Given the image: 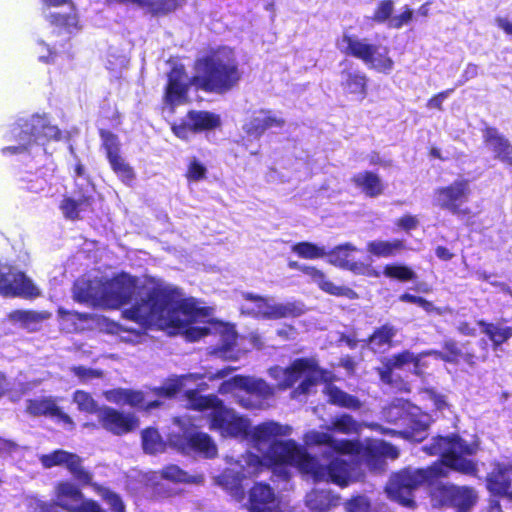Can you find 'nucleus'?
<instances>
[{"mask_svg":"<svg viewBox=\"0 0 512 512\" xmlns=\"http://www.w3.org/2000/svg\"><path fill=\"white\" fill-rule=\"evenodd\" d=\"M292 427L275 421L263 422L251 427L247 441L260 455L249 453L231 464L220 476V483L235 497L242 498L241 481L257 474L265 464H288L297 467L302 473L309 474L314 480L332 479L343 483L349 477V468L339 460L333 461L328 468L321 467L317 461L293 440H277L289 436Z\"/></svg>","mask_w":512,"mask_h":512,"instance_id":"1","label":"nucleus"},{"mask_svg":"<svg viewBox=\"0 0 512 512\" xmlns=\"http://www.w3.org/2000/svg\"><path fill=\"white\" fill-rule=\"evenodd\" d=\"M424 450L431 455L441 456L437 462L426 469L407 468L393 475L387 486L388 497L403 506L414 504L413 491L424 483H431L434 478L446 477L450 470L472 475L476 472V464L466 456L476 452L475 444L465 443L459 436L438 437Z\"/></svg>","mask_w":512,"mask_h":512,"instance_id":"2","label":"nucleus"},{"mask_svg":"<svg viewBox=\"0 0 512 512\" xmlns=\"http://www.w3.org/2000/svg\"><path fill=\"white\" fill-rule=\"evenodd\" d=\"M126 319L141 329H185L192 324L204 322L209 309L198 307L193 298H184L180 289L165 283L156 284L133 306L123 311Z\"/></svg>","mask_w":512,"mask_h":512,"instance_id":"3","label":"nucleus"},{"mask_svg":"<svg viewBox=\"0 0 512 512\" xmlns=\"http://www.w3.org/2000/svg\"><path fill=\"white\" fill-rule=\"evenodd\" d=\"M241 72L234 52L222 48L195 64V75L189 78L182 66L174 67L168 74L164 100L170 106L185 102L190 85L205 91L225 93L238 84Z\"/></svg>","mask_w":512,"mask_h":512,"instance_id":"4","label":"nucleus"},{"mask_svg":"<svg viewBox=\"0 0 512 512\" xmlns=\"http://www.w3.org/2000/svg\"><path fill=\"white\" fill-rule=\"evenodd\" d=\"M328 432L327 430L326 432L311 430L304 435L306 445H325L332 450V452L339 454L336 457H332V455L325 453L328 461L326 464L319 463V461L313 457L319 466L328 468L333 461L339 460L350 470L349 477H347L343 483H338L332 479H325L324 481L326 482L346 486L360 475V462H364L372 470H379L383 466L384 458L396 459L399 456L398 449L383 440L368 439L365 443L353 440H337ZM310 457L312 458V456Z\"/></svg>","mask_w":512,"mask_h":512,"instance_id":"5","label":"nucleus"},{"mask_svg":"<svg viewBox=\"0 0 512 512\" xmlns=\"http://www.w3.org/2000/svg\"><path fill=\"white\" fill-rule=\"evenodd\" d=\"M188 404L195 410L207 411L210 428L218 431L223 437L247 439L251 426L250 420L224 406L217 396H202L195 391H190Z\"/></svg>","mask_w":512,"mask_h":512,"instance_id":"6","label":"nucleus"},{"mask_svg":"<svg viewBox=\"0 0 512 512\" xmlns=\"http://www.w3.org/2000/svg\"><path fill=\"white\" fill-rule=\"evenodd\" d=\"M269 376L277 382V388L286 390L291 388L296 382L301 383L292 393V398H298L311 392L319 381H327L330 374L322 370L314 358H300L291 363L289 367L280 366L271 367L268 370Z\"/></svg>","mask_w":512,"mask_h":512,"instance_id":"7","label":"nucleus"},{"mask_svg":"<svg viewBox=\"0 0 512 512\" xmlns=\"http://www.w3.org/2000/svg\"><path fill=\"white\" fill-rule=\"evenodd\" d=\"M336 45L341 53L360 59L370 69L386 74L393 70L394 61L386 46L372 44L367 38L347 33L337 40Z\"/></svg>","mask_w":512,"mask_h":512,"instance_id":"8","label":"nucleus"},{"mask_svg":"<svg viewBox=\"0 0 512 512\" xmlns=\"http://www.w3.org/2000/svg\"><path fill=\"white\" fill-rule=\"evenodd\" d=\"M246 302L241 306L243 314L265 320L296 318L306 311L301 301L276 302L272 297H262L250 293L243 294Z\"/></svg>","mask_w":512,"mask_h":512,"instance_id":"9","label":"nucleus"},{"mask_svg":"<svg viewBox=\"0 0 512 512\" xmlns=\"http://www.w3.org/2000/svg\"><path fill=\"white\" fill-rule=\"evenodd\" d=\"M138 279L120 273L102 283V308L118 309L138 295Z\"/></svg>","mask_w":512,"mask_h":512,"instance_id":"10","label":"nucleus"},{"mask_svg":"<svg viewBox=\"0 0 512 512\" xmlns=\"http://www.w3.org/2000/svg\"><path fill=\"white\" fill-rule=\"evenodd\" d=\"M11 133L19 141V145L3 148L4 154L20 153L26 150L32 141L39 142L42 138L56 139L59 136L58 128L48 125L46 120L40 116L33 117L31 123L25 122L23 125L14 126Z\"/></svg>","mask_w":512,"mask_h":512,"instance_id":"11","label":"nucleus"},{"mask_svg":"<svg viewBox=\"0 0 512 512\" xmlns=\"http://www.w3.org/2000/svg\"><path fill=\"white\" fill-rule=\"evenodd\" d=\"M435 505L449 506L457 512H468L477 501L476 491L468 486L437 484L431 491Z\"/></svg>","mask_w":512,"mask_h":512,"instance_id":"12","label":"nucleus"},{"mask_svg":"<svg viewBox=\"0 0 512 512\" xmlns=\"http://www.w3.org/2000/svg\"><path fill=\"white\" fill-rule=\"evenodd\" d=\"M54 504L67 512H105L96 501L85 498L80 488L70 481H61L55 486Z\"/></svg>","mask_w":512,"mask_h":512,"instance_id":"13","label":"nucleus"},{"mask_svg":"<svg viewBox=\"0 0 512 512\" xmlns=\"http://www.w3.org/2000/svg\"><path fill=\"white\" fill-rule=\"evenodd\" d=\"M470 193L469 181L458 179L448 186L437 188L434 191L433 204L454 215H465L468 211L462 209V205L468 201Z\"/></svg>","mask_w":512,"mask_h":512,"instance_id":"14","label":"nucleus"},{"mask_svg":"<svg viewBox=\"0 0 512 512\" xmlns=\"http://www.w3.org/2000/svg\"><path fill=\"white\" fill-rule=\"evenodd\" d=\"M242 391L245 395H236L237 402L245 409L268 408V400L275 394V388L261 378L244 376Z\"/></svg>","mask_w":512,"mask_h":512,"instance_id":"15","label":"nucleus"},{"mask_svg":"<svg viewBox=\"0 0 512 512\" xmlns=\"http://www.w3.org/2000/svg\"><path fill=\"white\" fill-rule=\"evenodd\" d=\"M169 443L183 453L200 452L205 457H213L217 451L209 435L193 429H183L182 433H171Z\"/></svg>","mask_w":512,"mask_h":512,"instance_id":"16","label":"nucleus"},{"mask_svg":"<svg viewBox=\"0 0 512 512\" xmlns=\"http://www.w3.org/2000/svg\"><path fill=\"white\" fill-rule=\"evenodd\" d=\"M0 294L35 297L39 295V291L23 273L16 272L7 265H0Z\"/></svg>","mask_w":512,"mask_h":512,"instance_id":"17","label":"nucleus"},{"mask_svg":"<svg viewBox=\"0 0 512 512\" xmlns=\"http://www.w3.org/2000/svg\"><path fill=\"white\" fill-rule=\"evenodd\" d=\"M285 123V119L279 113L268 109H259L253 111L242 128L248 136L259 139L266 130L282 128Z\"/></svg>","mask_w":512,"mask_h":512,"instance_id":"18","label":"nucleus"},{"mask_svg":"<svg viewBox=\"0 0 512 512\" xmlns=\"http://www.w3.org/2000/svg\"><path fill=\"white\" fill-rule=\"evenodd\" d=\"M97 416L101 426L115 435L128 433L138 426L133 414H125L108 406L101 407Z\"/></svg>","mask_w":512,"mask_h":512,"instance_id":"19","label":"nucleus"},{"mask_svg":"<svg viewBox=\"0 0 512 512\" xmlns=\"http://www.w3.org/2000/svg\"><path fill=\"white\" fill-rule=\"evenodd\" d=\"M289 267L302 271L305 275L310 277L311 281L317 284L322 291L330 295L346 297L348 299L357 298V294L354 290L346 286H338L334 284L333 282L327 279V277L322 271L318 270L315 267L300 265L297 262H290Z\"/></svg>","mask_w":512,"mask_h":512,"instance_id":"20","label":"nucleus"},{"mask_svg":"<svg viewBox=\"0 0 512 512\" xmlns=\"http://www.w3.org/2000/svg\"><path fill=\"white\" fill-rule=\"evenodd\" d=\"M409 365H413V373L421 374L420 356L410 351H404L397 355H393L385 359L384 366L379 368L380 379L384 383H392V373L394 369H402Z\"/></svg>","mask_w":512,"mask_h":512,"instance_id":"21","label":"nucleus"},{"mask_svg":"<svg viewBox=\"0 0 512 512\" xmlns=\"http://www.w3.org/2000/svg\"><path fill=\"white\" fill-rule=\"evenodd\" d=\"M83 188L79 192L77 198L66 197L60 204V209L65 218L69 220H76L80 217V213L86 211L93 203L92 186L88 180L81 184Z\"/></svg>","mask_w":512,"mask_h":512,"instance_id":"22","label":"nucleus"},{"mask_svg":"<svg viewBox=\"0 0 512 512\" xmlns=\"http://www.w3.org/2000/svg\"><path fill=\"white\" fill-rule=\"evenodd\" d=\"M102 279H78L73 286V298L79 303L102 307Z\"/></svg>","mask_w":512,"mask_h":512,"instance_id":"23","label":"nucleus"},{"mask_svg":"<svg viewBox=\"0 0 512 512\" xmlns=\"http://www.w3.org/2000/svg\"><path fill=\"white\" fill-rule=\"evenodd\" d=\"M483 139L496 159L512 166V145L507 138L499 133L497 129L487 127L483 131Z\"/></svg>","mask_w":512,"mask_h":512,"instance_id":"24","label":"nucleus"},{"mask_svg":"<svg viewBox=\"0 0 512 512\" xmlns=\"http://www.w3.org/2000/svg\"><path fill=\"white\" fill-rule=\"evenodd\" d=\"M27 412L34 416L46 415L56 417L66 424L74 425L72 418L57 406L55 399L52 397L29 400Z\"/></svg>","mask_w":512,"mask_h":512,"instance_id":"25","label":"nucleus"},{"mask_svg":"<svg viewBox=\"0 0 512 512\" xmlns=\"http://www.w3.org/2000/svg\"><path fill=\"white\" fill-rule=\"evenodd\" d=\"M510 474H512V461L510 463H497L488 476V489L495 495H506L510 488Z\"/></svg>","mask_w":512,"mask_h":512,"instance_id":"26","label":"nucleus"},{"mask_svg":"<svg viewBox=\"0 0 512 512\" xmlns=\"http://www.w3.org/2000/svg\"><path fill=\"white\" fill-rule=\"evenodd\" d=\"M232 368H224L217 370L216 372L207 371L205 374H188V375H182L176 380L173 381L169 386L167 387H161L157 389V395L159 396H166L171 397L175 395L178 391L181 390V388L185 385V381L188 379H194L198 380L201 378H207L208 380H215V379H224L227 377L231 372Z\"/></svg>","mask_w":512,"mask_h":512,"instance_id":"27","label":"nucleus"},{"mask_svg":"<svg viewBox=\"0 0 512 512\" xmlns=\"http://www.w3.org/2000/svg\"><path fill=\"white\" fill-rule=\"evenodd\" d=\"M351 181L368 197H377L383 193L384 186L378 175L370 171L355 174Z\"/></svg>","mask_w":512,"mask_h":512,"instance_id":"28","label":"nucleus"},{"mask_svg":"<svg viewBox=\"0 0 512 512\" xmlns=\"http://www.w3.org/2000/svg\"><path fill=\"white\" fill-rule=\"evenodd\" d=\"M341 86L346 93L360 95L363 99L367 90V77L357 70H343L341 72Z\"/></svg>","mask_w":512,"mask_h":512,"instance_id":"29","label":"nucleus"},{"mask_svg":"<svg viewBox=\"0 0 512 512\" xmlns=\"http://www.w3.org/2000/svg\"><path fill=\"white\" fill-rule=\"evenodd\" d=\"M397 332L398 330L394 326L385 324L377 328L367 339V346L374 352H383L391 346L392 339Z\"/></svg>","mask_w":512,"mask_h":512,"instance_id":"30","label":"nucleus"},{"mask_svg":"<svg viewBox=\"0 0 512 512\" xmlns=\"http://www.w3.org/2000/svg\"><path fill=\"white\" fill-rule=\"evenodd\" d=\"M187 117L195 133L217 128L221 124L220 116L208 111H190Z\"/></svg>","mask_w":512,"mask_h":512,"instance_id":"31","label":"nucleus"},{"mask_svg":"<svg viewBox=\"0 0 512 512\" xmlns=\"http://www.w3.org/2000/svg\"><path fill=\"white\" fill-rule=\"evenodd\" d=\"M49 317L46 312L24 311L16 310L9 314V319L20 324L21 327L29 330L36 331L39 329L40 324Z\"/></svg>","mask_w":512,"mask_h":512,"instance_id":"32","label":"nucleus"},{"mask_svg":"<svg viewBox=\"0 0 512 512\" xmlns=\"http://www.w3.org/2000/svg\"><path fill=\"white\" fill-rule=\"evenodd\" d=\"M324 393L327 395L329 402L334 405L348 409H358L361 406L360 401L356 397L347 394L334 385L326 384Z\"/></svg>","mask_w":512,"mask_h":512,"instance_id":"33","label":"nucleus"},{"mask_svg":"<svg viewBox=\"0 0 512 512\" xmlns=\"http://www.w3.org/2000/svg\"><path fill=\"white\" fill-rule=\"evenodd\" d=\"M478 325L482 327V332L492 341L494 349L512 337V327L487 323L483 320L478 321Z\"/></svg>","mask_w":512,"mask_h":512,"instance_id":"34","label":"nucleus"},{"mask_svg":"<svg viewBox=\"0 0 512 512\" xmlns=\"http://www.w3.org/2000/svg\"><path fill=\"white\" fill-rule=\"evenodd\" d=\"M337 499L329 491H312L306 496V505L313 512H326L331 506L336 505Z\"/></svg>","mask_w":512,"mask_h":512,"instance_id":"35","label":"nucleus"},{"mask_svg":"<svg viewBox=\"0 0 512 512\" xmlns=\"http://www.w3.org/2000/svg\"><path fill=\"white\" fill-rule=\"evenodd\" d=\"M404 247L403 241L395 239L393 241L375 240L367 244V251L377 257H390Z\"/></svg>","mask_w":512,"mask_h":512,"instance_id":"36","label":"nucleus"},{"mask_svg":"<svg viewBox=\"0 0 512 512\" xmlns=\"http://www.w3.org/2000/svg\"><path fill=\"white\" fill-rule=\"evenodd\" d=\"M362 429V424L358 423L351 415L344 414L334 418L330 425L325 426L327 431H338L343 434H358Z\"/></svg>","mask_w":512,"mask_h":512,"instance_id":"37","label":"nucleus"},{"mask_svg":"<svg viewBox=\"0 0 512 512\" xmlns=\"http://www.w3.org/2000/svg\"><path fill=\"white\" fill-rule=\"evenodd\" d=\"M66 467L79 484L92 487V484H94L92 481L93 475L84 468L82 459L78 455L72 453Z\"/></svg>","mask_w":512,"mask_h":512,"instance_id":"38","label":"nucleus"},{"mask_svg":"<svg viewBox=\"0 0 512 512\" xmlns=\"http://www.w3.org/2000/svg\"><path fill=\"white\" fill-rule=\"evenodd\" d=\"M357 251V248L351 243H345L326 252L328 262L334 266L345 268L349 263V255L351 252Z\"/></svg>","mask_w":512,"mask_h":512,"instance_id":"39","label":"nucleus"},{"mask_svg":"<svg viewBox=\"0 0 512 512\" xmlns=\"http://www.w3.org/2000/svg\"><path fill=\"white\" fill-rule=\"evenodd\" d=\"M142 445L146 453L155 454L162 452L165 448V444L161 439L157 430L148 428L142 433Z\"/></svg>","mask_w":512,"mask_h":512,"instance_id":"40","label":"nucleus"},{"mask_svg":"<svg viewBox=\"0 0 512 512\" xmlns=\"http://www.w3.org/2000/svg\"><path fill=\"white\" fill-rule=\"evenodd\" d=\"M73 403L77 405L80 412L88 414H97L101 407H98L94 398L86 391L76 390L73 393Z\"/></svg>","mask_w":512,"mask_h":512,"instance_id":"41","label":"nucleus"},{"mask_svg":"<svg viewBox=\"0 0 512 512\" xmlns=\"http://www.w3.org/2000/svg\"><path fill=\"white\" fill-rule=\"evenodd\" d=\"M109 163L113 171L125 184H130L135 177L132 167L118 154L111 156Z\"/></svg>","mask_w":512,"mask_h":512,"instance_id":"42","label":"nucleus"},{"mask_svg":"<svg viewBox=\"0 0 512 512\" xmlns=\"http://www.w3.org/2000/svg\"><path fill=\"white\" fill-rule=\"evenodd\" d=\"M292 251L305 259H317L326 256L324 247H319L310 242L297 243L292 247Z\"/></svg>","mask_w":512,"mask_h":512,"instance_id":"43","label":"nucleus"},{"mask_svg":"<svg viewBox=\"0 0 512 512\" xmlns=\"http://www.w3.org/2000/svg\"><path fill=\"white\" fill-rule=\"evenodd\" d=\"M408 412V403L396 400L383 410L384 418L391 423H397L405 419Z\"/></svg>","mask_w":512,"mask_h":512,"instance_id":"44","label":"nucleus"},{"mask_svg":"<svg viewBox=\"0 0 512 512\" xmlns=\"http://www.w3.org/2000/svg\"><path fill=\"white\" fill-rule=\"evenodd\" d=\"M92 488L113 511L124 512V504L119 495L97 483L92 484Z\"/></svg>","mask_w":512,"mask_h":512,"instance_id":"45","label":"nucleus"},{"mask_svg":"<svg viewBox=\"0 0 512 512\" xmlns=\"http://www.w3.org/2000/svg\"><path fill=\"white\" fill-rule=\"evenodd\" d=\"M219 332L222 334V347L221 352L224 357L229 359H237L236 356L231 354L232 346L235 344L237 339L236 331L232 326L220 325Z\"/></svg>","mask_w":512,"mask_h":512,"instance_id":"46","label":"nucleus"},{"mask_svg":"<svg viewBox=\"0 0 512 512\" xmlns=\"http://www.w3.org/2000/svg\"><path fill=\"white\" fill-rule=\"evenodd\" d=\"M125 405L150 410L160 405L158 401L147 400L141 391L127 389Z\"/></svg>","mask_w":512,"mask_h":512,"instance_id":"47","label":"nucleus"},{"mask_svg":"<svg viewBox=\"0 0 512 512\" xmlns=\"http://www.w3.org/2000/svg\"><path fill=\"white\" fill-rule=\"evenodd\" d=\"M49 21L56 28L63 29L69 34L78 29V19L75 14H51L49 16Z\"/></svg>","mask_w":512,"mask_h":512,"instance_id":"48","label":"nucleus"},{"mask_svg":"<svg viewBox=\"0 0 512 512\" xmlns=\"http://www.w3.org/2000/svg\"><path fill=\"white\" fill-rule=\"evenodd\" d=\"M393 11L394 2L392 0H382L377 4L371 19L379 24H388L392 18Z\"/></svg>","mask_w":512,"mask_h":512,"instance_id":"49","label":"nucleus"},{"mask_svg":"<svg viewBox=\"0 0 512 512\" xmlns=\"http://www.w3.org/2000/svg\"><path fill=\"white\" fill-rule=\"evenodd\" d=\"M72 453L64 450H56L50 454L40 456V462L45 468L57 465H67Z\"/></svg>","mask_w":512,"mask_h":512,"instance_id":"50","label":"nucleus"},{"mask_svg":"<svg viewBox=\"0 0 512 512\" xmlns=\"http://www.w3.org/2000/svg\"><path fill=\"white\" fill-rule=\"evenodd\" d=\"M384 275L401 281H408L416 278L414 271L401 265H387L384 269Z\"/></svg>","mask_w":512,"mask_h":512,"instance_id":"51","label":"nucleus"},{"mask_svg":"<svg viewBox=\"0 0 512 512\" xmlns=\"http://www.w3.org/2000/svg\"><path fill=\"white\" fill-rule=\"evenodd\" d=\"M70 370L82 383H87L93 379L101 378L103 376L101 370L87 368L84 366H73Z\"/></svg>","mask_w":512,"mask_h":512,"instance_id":"52","label":"nucleus"},{"mask_svg":"<svg viewBox=\"0 0 512 512\" xmlns=\"http://www.w3.org/2000/svg\"><path fill=\"white\" fill-rule=\"evenodd\" d=\"M400 300L402 302H409V303L416 304V305L420 306L421 308H423L426 312H429V313L436 312L439 315H441L443 313L442 309L435 307L431 302H429L426 299L419 297V296L405 293L400 296Z\"/></svg>","mask_w":512,"mask_h":512,"instance_id":"53","label":"nucleus"},{"mask_svg":"<svg viewBox=\"0 0 512 512\" xmlns=\"http://www.w3.org/2000/svg\"><path fill=\"white\" fill-rule=\"evenodd\" d=\"M413 14V10L408 6H405L399 14L392 16L388 23V27L393 29L402 28L404 25L410 23V21L413 19Z\"/></svg>","mask_w":512,"mask_h":512,"instance_id":"54","label":"nucleus"},{"mask_svg":"<svg viewBox=\"0 0 512 512\" xmlns=\"http://www.w3.org/2000/svg\"><path fill=\"white\" fill-rule=\"evenodd\" d=\"M161 476L163 479L173 481V482H188V475L182 471L178 466L170 465L165 467L161 471Z\"/></svg>","mask_w":512,"mask_h":512,"instance_id":"55","label":"nucleus"},{"mask_svg":"<svg viewBox=\"0 0 512 512\" xmlns=\"http://www.w3.org/2000/svg\"><path fill=\"white\" fill-rule=\"evenodd\" d=\"M243 378L244 376H234L228 380L223 381L218 388V392L224 395L233 393L237 389L242 391Z\"/></svg>","mask_w":512,"mask_h":512,"instance_id":"56","label":"nucleus"},{"mask_svg":"<svg viewBox=\"0 0 512 512\" xmlns=\"http://www.w3.org/2000/svg\"><path fill=\"white\" fill-rule=\"evenodd\" d=\"M347 512H370V503L364 496H358L346 503Z\"/></svg>","mask_w":512,"mask_h":512,"instance_id":"57","label":"nucleus"},{"mask_svg":"<svg viewBox=\"0 0 512 512\" xmlns=\"http://www.w3.org/2000/svg\"><path fill=\"white\" fill-rule=\"evenodd\" d=\"M105 399L117 405H125L127 389L117 388L107 390L103 393Z\"/></svg>","mask_w":512,"mask_h":512,"instance_id":"58","label":"nucleus"},{"mask_svg":"<svg viewBox=\"0 0 512 512\" xmlns=\"http://www.w3.org/2000/svg\"><path fill=\"white\" fill-rule=\"evenodd\" d=\"M206 168L197 160H192L187 170V178L192 181H199L205 177Z\"/></svg>","mask_w":512,"mask_h":512,"instance_id":"59","label":"nucleus"},{"mask_svg":"<svg viewBox=\"0 0 512 512\" xmlns=\"http://www.w3.org/2000/svg\"><path fill=\"white\" fill-rule=\"evenodd\" d=\"M444 349L446 350L443 360L447 362H456L457 358L461 356V350L458 348L457 343L453 340L444 342Z\"/></svg>","mask_w":512,"mask_h":512,"instance_id":"60","label":"nucleus"},{"mask_svg":"<svg viewBox=\"0 0 512 512\" xmlns=\"http://www.w3.org/2000/svg\"><path fill=\"white\" fill-rule=\"evenodd\" d=\"M26 508L29 512H50V505L36 498L29 497L26 499Z\"/></svg>","mask_w":512,"mask_h":512,"instance_id":"61","label":"nucleus"},{"mask_svg":"<svg viewBox=\"0 0 512 512\" xmlns=\"http://www.w3.org/2000/svg\"><path fill=\"white\" fill-rule=\"evenodd\" d=\"M102 136L108 159L113 155H118V141L116 136L111 133L102 134Z\"/></svg>","mask_w":512,"mask_h":512,"instance_id":"62","label":"nucleus"},{"mask_svg":"<svg viewBox=\"0 0 512 512\" xmlns=\"http://www.w3.org/2000/svg\"><path fill=\"white\" fill-rule=\"evenodd\" d=\"M172 131L178 138L184 140L188 139L191 133H195L192 127L189 125L188 117L183 123L179 125H173Z\"/></svg>","mask_w":512,"mask_h":512,"instance_id":"63","label":"nucleus"},{"mask_svg":"<svg viewBox=\"0 0 512 512\" xmlns=\"http://www.w3.org/2000/svg\"><path fill=\"white\" fill-rule=\"evenodd\" d=\"M187 337L192 340H198L199 338L208 335L210 333V327L208 326H191L186 330Z\"/></svg>","mask_w":512,"mask_h":512,"instance_id":"64","label":"nucleus"}]
</instances>
